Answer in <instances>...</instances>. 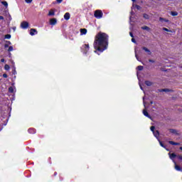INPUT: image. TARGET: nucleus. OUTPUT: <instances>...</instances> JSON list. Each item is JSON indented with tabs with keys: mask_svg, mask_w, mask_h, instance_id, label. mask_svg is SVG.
<instances>
[{
	"mask_svg": "<svg viewBox=\"0 0 182 182\" xmlns=\"http://www.w3.org/2000/svg\"><path fill=\"white\" fill-rule=\"evenodd\" d=\"M93 46L95 53L97 55L103 53L109 47V35L102 31L97 33L95 36Z\"/></svg>",
	"mask_w": 182,
	"mask_h": 182,
	"instance_id": "obj_1",
	"label": "nucleus"
},
{
	"mask_svg": "<svg viewBox=\"0 0 182 182\" xmlns=\"http://www.w3.org/2000/svg\"><path fill=\"white\" fill-rule=\"evenodd\" d=\"M94 16L97 18V19H102V18H103V11H102V10H96L94 13Z\"/></svg>",
	"mask_w": 182,
	"mask_h": 182,
	"instance_id": "obj_2",
	"label": "nucleus"
},
{
	"mask_svg": "<svg viewBox=\"0 0 182 182\" xmlns=\"http://www.w3.org/2000/svg\"><path fill=\"white\" fill-rule=\"evenodd\" d=\"M89 49H90V47H89V44H84L81 48V50L85 55H86V53L89 52Z\"/></svg>",
	"mask_w": 182,
	"mask_h": 182,
	"instance_id": "obj_3",
	"label": "nucleus"
},
{
	"mask_svg": "<svg viewBox=\"0 0 182 182\" xmlns=\"http://www.w3.org/2000/svg\"><path fill=\"white\" fill-rule=\"evenodd\" d=\"M21 26L22 29H28V28H29V23H28V21H23L21 23Z\"/></svg>",
	"mask_w": 182,
	"mask_h": 182,
	"instance_id": "obj_4",
	"label": "nucleus"
},
{
	"mask_svg": "<svg viewBox=\"0 0 182 182\" xmlns=\"http://www.w3.org/2000/svg\"><path fill=\"white\" fill-rule=\"evenodd\" d=\"M30 35L33 36L35 35H38V31L35 28L30 29Z\"/></svg>",
	"mask_w": 182,
	"mask_h": 182,
	"instance_id": "obj_5",
	"label": "nucleus"
},
{
	"mask_svg": "<svg viewBox=\"0 0 182 182\" xmlns=\"http://www.w3.org/2000/svg\"><path fill=\"white\" fill-rule=\"evenodd\" d=\"M64 19H65V21H69V19H70V14L69 12L65 14Z\"/></svg>",
	"mask_w": 182,
	"mask_h": 182,
	"instance_id": "obj_6",
	"label": "nucleus"
},
{
	"mask_svg": "<svg viewBox=\"0 0 182 182\" xmlns=\"http://www.w3.org/2000/svg\"><path fill=\"white\" fill-rule=\"evenodd\" d=\"M58 22V20H56V18H50V25H56Z\"/></svg>",
	"mask_w": 182,
	"mask_h": 182,
	"instance_id": "obj_7",
	"label": "nucleus"
},
{
	"mask_svg": "<svg viewBox=\"0 0 182 182\" xmlns=\"http://www.w3.org/2000/svg\"><path fill=\"white\" fill-rule=\"evenodd\" d=\"M28 132L30 134H35V133H36V129L35 128H30Z\"/></svg>",
	"mask_w": 182,
	"mask_h": 182,
	"instance_id": "obj_8",
	"label": "nucleus"
},
{
	"mask_svg": "<svg viewBox=\"0 0 182 182\" xmlns=\"http://www.w3.org/2000/svg\"><path fill=\"white\" fill-rule=\"evenodd\" d=\"M143 114L146 116V117H149V119H151V116L149 114V112H147V109L143 110Z\"/></svg>",
	"mask_w": 182,
	"mask_h": 182,
	"instance_id": "obj_9",
	"label": "nucleus"
},
{
	"mask_svg": "<svg viewBox=\"0 0 182 182\" xmlns=\"http://www.w3.org/2000/svg\"><path fill=\"white\" fill-rule=\"evenodd\" d=\"M174 164H175V169L177 171H181V167L178 165H177V163L176 161H174Z\"/></svg>",
	"mask_w": 182,
	"mask_h": 182,
	"instance_id": "obj_10",
	"label": "nucleus"
},
{
	"mask_svg": "<svg viewBox=\"0 0 182 182\" xmlns=\"http://www.w3.org/2000/svg\"><path fill=\"white\" fill-rule=\"evenodd\" d=\"M81 35H86L87 30L86 28H80V30Z\"/></svg>",
	"mask_w": 182,
	"mask_h": 182,
	"instance_id": "obj_11",
	"label": "nucleus"
},
{
	"mask_svg": "<svg viewBox=\"0 0 182 182\" xmlns=\"http://www.w3.org/2000/svg\"><path fill=\"white\" fill-rule=\"evenodd\" d=\"M143 50H145L148 55H151V51L146 47H142Z\"/></svg>",
	"mask_w": 182,
	"mask_h": 182,
	"instance_id": "obj_12",
	"label": "nucleus"
},
{
	"mask_svg": "<svg viewBox=\"0 0 182 182\" xmlns=\"http://www.w3.org/2000/svg\"><path fill=\"white\" fill-rule=\"evenodd\" d=\"M169 144H172V146H180V143L175 142V141H170Z\"/></svg>",
	"mask_w": 182,
	"mask_h": 182,
	"instance_id": "obj_13",
	"label": "nucleus"
},
{
	"mask_svg": "<svg viewBox=\"0 0 182 182\" xmlns=\"http://www.w3.org/2000/svg\"><path fill=\"white\" fill-rule=\"evenodd\" d=\"M169 157H170V159H171V160H173V159H176L177 157V155H176V154H174V153H173V154L169 153Z\"/></svg>",
	"mask_w": 182,
	"mask_h": 182,
	"instance_id": "obj_14",
	"label": "nucleus"
},
{
	"mask_svg": "<svg viewBox=\"0 0 182 182\" xmlns=\"http://www.w3.org/2000/svg\"><path fill=\"white\" fill-rule=\"evenodd\" d=\"M159 90V92H171V90H170V89H168V88H165V89H160V90Z\"/></svg>",
	"mask_w": 182,
	"mask_h": 182,
	"instance_id": "obj_15",
	"label": "nucleus"
},
{
	"mask_svg": "<svg viewBox=\"0 0 182 182\" xmlns=\"http://www.w3.org/2000/svg\"><path fill=\"white\" fill-rule=\"evenodd\" d=\"M170 133H172V134H177V130L174 129H169Z\"/></svg>",
	"mask_w": 182,
	"mask_h": 182,
	"instance_id": "obj_16",
	"label": "nucleus"
},
{
	"mask_svg": "<svg viewBox=\"0 0 182 182\" xmlns=\"http://www.w3.org/2000/svg\"><path fill=\"white\" fill-rule=\"evenodd\" d=\"M141 29H143V31H150V27L147 26H144L141 27Z\"/></svg>",
	"mask_w": 182,
	"mask_h": 182,
	"instance_id": "obj_17",
	"label": "nucleus"
},
{
	"mask_svg": "<svg viewBox=\"0 0 182 182\" xmlns=\"http://www.w3.org/2000/svg\"><path fill=\"white\" fill-rule=\"evenodd\" d=\"M145 85L146 86H151L153 85V83L151 82V81L146 80L145 81Z\"/></svg>",
	"mask_w": 182,
	"mask_h": 182,
	"instance_id": "obj_18",
	"label": "nucleus"
},
{
	"mask_svg": "<svg viewBox=\"0 0 182 182\" xmlns=\"http://www.w3.org/2000/svg\"><path fill=\"white\" fill-rule=\"evenodd\" d=\"M159 21H160V22H168V19H166V18H162V17L159 18Z\"/></svg>",
	"mask_w": 182,
	"mask_h": 182,
	"instance_id": "obj_19",
	"label": "nucleus"
},
{
	"mask_svg": "<svg viewBox=\"0 0 182 182\" xmlns=\"http://www.w3.org/2000/svg\"><path fill=\"white\" fill-rule=\"evenodd\" d=\"M154 135L155 136V137H159V136H160V132H159V131H154Z\"/></svg>",
	"mask_w": 182,
	"mask_h": 182,
	"instance_id": "obj_20",
	"label": "nucleus"
},
{
	"mask_svg": "<svg viewBox=\"0 0 182 182\" xmlns=\"http://www.w3.org/2000/svg\"><path fill=\"white\" fill-rule=\"evenodd\" d=\"M171 15H172V16H177V15H178V13L177 11H171Z\"/></svg>",
	"mask_w": 182,
	"mask_h": 182,
	"instance_id": "obj_21",
	"label": "nucleus"
},
{
	"mask_svg": "<svg viewBox=\"0 0 182 182\" xmlns=\"http://www.w3.org/2000/svg\"><path fill=\"white\" fill-rule=\"evenodd\" d=\"M143 16H144V19H150V16H149V14H144Z\"/></svg>",
	"mask_w": 182,
	"mask_h": 182,
	"instance_id": "obj_22",
	"label": "nucleus"
},
{
	"mask_svg": "<svg viewBox=\"0 0 182 182\" xmlns=\"http://www.w3.org/2000/svg\"><path fill=\"white\" fill-rule=\"evenodd\" d=\"M4 69H5V70H9V69H11V67H9V65L6 64L4 65Z\"/></svg>",
	"mask_w": 182,
	"mask_h": 182,
	"instance_id": "obj_23",
	"label": "nucleus"
},
{
	"mask_svg": "<svg viewBox=\"0 0 182 182\" xmlns=\"http://www.w3.org/2000/svg\"><path fill=\"white\" fill-rule=\"evenodd\" d=\"M2 5H4L6 8H8V2L6 1H1Z\"/></svg>",
	"mask_w": 182,
	"mask_h": 182,
	"instance_id": "obj_24",
	"label": "nucleus"
},
{
	"mask_svg": "<svg viewBox=\"0 0 182 182\" xmlns=\"http://www.w3.org/2000/svg\"><path fill=\"white\" fill-rule=\"evenodd\" d=\"M9 93H14V87H9Z\"/></svg>",
	"mask_w": 182,
	"mask_h": 182,
	"instance_id": "obj_25",
	"label": "nucleus"
},
{
	"mask_svg": "<svg viewBox=\"0 0 182 182\" xmlns=\"http://www.w3.org/2000/svg\"><path fill=\"white\" fill-rule=\"evenodd\" d=\"M48 15L49 16H53V15H55V11H49Z\"/></svg>",
	"mask_w": 182,
	"mask_h": 182,
	"instance_id": "obj_26",
	"label": "nucleus"
},
{
	"mask_svg": "<svg viewBox=\"0 0 182 182\" xmlns=\"http://www.w3.org/2000/svg\"><path fill=\"white\" fill-rule=\"evenodd\" d=\"M164 31H165V32H173L172 31L169 30L168 28L164 27L162 28Z\"/></svg>",
	"mask_w": 182,
	"mask_h": 182,
	"instance_id": "obj_27",
	"label": "nucleus"
},
{
	"mask_svg": "<svg viewBox=\"0 0 182 182\" xmlns=\"http://www.w3.org/2000/svg\"><path fill=\"white\" fill-rule=\"evenodd\" d=\"M136 69H137L138 70H143L144 67H143L142 65H139V66L136 68Z\"/></svg>",
	"mask_w": 182,
	"mask_h": 182,
	"instance_id": "obj_28",
	"label": "nucleus"
},
{
	"mask_svg": "<svg viewBox=\"0 0 182 182\" xmlns=\"http://www.w3.org/2000/svg\"><path fill=\"white\" fill-rule=\"evenodd\" d=\"M14 50V47L13 46H9L8 49V52H12Z\"/></svg>",
	"mask_w": 182,
	"mask_h": 182,
	"instance_id": "obj_29",
	"label": "nucleus"
},
{
	"mask_svg": "<svg viewBox=\"0 0 182 182\" xmlns=\"http://www.w3.org/2000/svg\"><path fill=\"white\" fill-rule=\"evenodd\" d=\"M150 129H151V132L154 133V129H156V127L155 126H151Z\"/></svg>",
	"mask_w": 182,
	"mask_h": 182,
	"instance_id": "obj_30",
	"label": "nucleus"
},
{
	"mask_svg": "<svg viewBox=\"0 0 182 182\" xmlns=\"http://www.w3.org/2000/svg\"><path fill=\"white\" fill-rule=\"evenodd\" d=\"M5 39H9L11 38V34H6L4 36Z\"/></svg>",
	"mask_w": 182,
	"mask_h": 182,
	"instance_id": "obj_31",
	"label": "nucleus"
},
{
	"mask_svg": "<svg viewBox=\"0 0 182 182\" xmlns=\"http://www.w3.org/2000/svg\"><path fill=\"white\" fill-rule=\"evenodd\" d=\"M159 144L161 147H164V149H166V146L164 145V144H163L162 141H159Z\"/></svg>",
	"mask_w": 182,
	"mask_h": 182,
	"instance_id": "obj_32",
	"label": "nucleus"
},
{
	"mask_svg": "<svg viewBox=\"0 0 182 182\" xmlns=\"http://www.w3.org/2000/svg\"><path fill=\"white\" fill-rule=\"evenodd\" d=\"M132 42L133 43H137V42L136 41V39H134V37L132 38Z\"/></svg>",
	"mask_w": 182,
	"mask_h": 182,
	"instance_id": "obj_33",
	"label": "nucleus"
},
{
	"mask_svg": "<svg viewBox=\"0 0 182 182\" xmlns=\"http://www.w3.org/2000/svg\"><path fill=\"white\" fill-rule=\"evenodd\" d=\"M26 4H31L33 0H25Z\"/></svg>",
	"mask_w": 182,
	"mask_h": 182,
	"instance_id": "obj_34",
	"label": "nucleus"
},
{
	"mask_svg": "<svg viewBox=\"0 0 182 182\" xmlns=\"http://www.w3.org/2000/svg\"><path fill=\"white\" fill-rule=\"evenodd\" d=\"M56 1H57V4H62L63 0H56Z\"/></svg>",
	"mask_w": 182,
	"mask_h": 182,
	"instance_id": "obj_35",
	"label": "nucleus"
},
{
	"mask_svg": "<svg viewBox=\"0 0 182 182\" xmlns=\"http://www.w3.org/2000/svg\"><path fill=\"white\" fill-rule=\"evenodd\" d=\"M3 77L6 79V77H8V75L6 73L3 74Z\"/></svg>",
	"mask_w": 182,
	"mask_h": 182,
	"instance_id": "obj_36",
	"label": "nucleus"
},
{
	"mask_svg": "<svg viewBox=\"0 0 182 182\" xmlns=\"http://www.w3.org/2000/svg\"><path fill=\"white\" fill-rule=\"evenodd\" d=\"M129 36H131V38H134L132 32H129Z\"/></svg>",
	"mask_w": 182,
	"mask_h": 182,
	"instance_id": "obj_37",
	"label": "nucleus"
},
{
	"mask_svg": "<svg viewBox=\"0 0 182 182\" xmlns=\"http://www.w3.org/2000/svg\"><path fill=\"white\" fill-rule=\"evenodd\" d=\"M136 9H138V10H139V9H141V7L140 6H139V5H136Z\"/></svg>",
	"mask_w": 182,
	"mask_h": 182,
	"instance_id": "obj_38",
	"label": "nucleus"
},
{
	"mask_svg": "<svg viewBox=\"0 0 182 182\" xmlns=\"http://www.w3.org/2000/svg\"><path fill=\"white\" fill-rule=\"evenodd\" d=\"M4 48H5V49H6V48H9V44H5Z\"/></svg>",
	"mask_w": 182,
	"mask_h": 182,
	"instance_id": "obj_39",
	"label": "nucleus"
},
{
	"mask_svg": "<svg viewBox=\"0 0 182 182\" xmlns=\"http://www.w3.org/2000/svg\"><path fill=\"white\" fill-rule=\"evenodd\" d=\"M149 62H150L151 63H154L155 61L154 60L149 59Z\"/></svg>",
	"mask_w": 182,
	"mask_h": 182,
	"instance_id": "obj_40",
	"label": "nucleus"
},
{
	"mask_svg": "<svg viewBox=\"0 0 182 182\" xmlns=\"http://www.w3.org/2000/svg\"><path fill=\"white\" fill-rule=\"evenodd\" d=\"M136 59L139 61H140V60H139V55H137V54L135 55Z\"/></svg>",
	"mask_w": 182,
	"mask_h": 182,
	"instance_id": "obj_41",
	"label": "nucleus"
},
{
	"mask_svg": "<svg viewBox=\"0 0 182 182\" xmlns=\"http://www.w3.org/2000/svg\"><path fill=\"white\" fill-rule=\"evenodd\" d=\"M178 159L179 160H182V156H181V155H179V156H178Z\"/></svg>",
	"mask_w": 182,
	"mask_h": 182,
	"instance_id": "obj_42",
	"label": "nucleus"
},
{
	"mask_svg": "<svg viewBox=\"0 0 182 182\" xmlns=\"http://www.w3.org/2000/svg\"><path fill=\"white\" fill-rule=\"evenodd\" d=\"M56 176H58V172H55L54 174H53L54 177H56Z\"/></svg>",
	"mask_w": 182,
	"mask_h": 182,
	"instance_id": "obj_43",
	"label": "nucleus"
},
{
	"mask_svg": "<svg viewBox=\"0 0 182 182\" xmlns=\"http://www.w3.org/2000/svg\"><path fill=\"white\" fill-rule=\"evenodd\" d=\"M3 19H4V16H0V21H3Z\"/></svg>",
	"mask_w": 182,
	"mask_h": 182,
	"instance_id": "obj_44",
	"label": "nucleus"
},
{
	"mask_svg": "<svg viewBox=\"0 0 182 182\" xmlns=\"http://www.w3.org/2000/svg\"><path fill=\"white\" fill-rule=\"evenodd\" d=\"M1 62H2V63L5 62V59L2 58V59L1 60Z\"/></svg>",
	"mask_w": 182,
	"mask_h": 182,
	"instance_id": "obj_45",
	"label": "nucleus"
},
{
	"mask_svg": "<svg viewBox=\"0 0 182 182\" xmlns=\"http://www.w3.org/2000/svg\"><path fill=\"white\" fill-rule=\"evenodd\" d=\"M7 42V45H11V41H6Z\"/></svg>",
	"mask_w": 182,
	"mask_h": 182,
	"instance_id": "obj_46",
	"label": "nucleus"
},
{
	"mask_svg": "<svg viewBox=\"0 0 182 182\" xmlns=\"http://www.w3.org/2000/svg\"><path fill=\"white\" fill-rule=\"evenodd\" d=\"M15 73H16V70H14V71L13 72V75H15Z\"/></svg>",
	"mask_w": 182,
	"mask_h": 182,
	"instance_id": "obj_47",
	"label": "nucleus"
},
{
	"mask_svg": "<svg viewBox=\"0 0 182 182\" xmlns=\"http://www.w3.org/2000/svg\"><path fill=\"white\" fill-rule=\"evenodd\" d=\"M153 103H154L153 101H151V102H150V104H151V105H153Z\"/></svg>",
	"mask_w": 182,
	"mask_h": 182,
	"instance_id": "obj_48",
	"label": "nucleus"
},
{
	"mask_svg": "<svg viewBox=\"0 0 182 182\" xmlns=\"http://www.w3.org/2000/svg\"><path fill=\"white\" fill-rule=\"evenodd\" d=\"M132 2H136V0H132Z\"/></svg>",
	"mask_w": 182,
	"mask_h": 182,
	"instance_id": "obj_49",
	"label": "nucleus"
},
{
	"mask_svg": "<svg viewBox=\"0 0 182 182\" xmlns=\"http://www.w3.org/2000/svg\"><path fill=\"white\" fill-rule=\"evenodd\" d=\"M140 87H141V90H143V87L140 86Z\"/></svg>",
	"mask_w": 182,
	"mask_h": 182,
	"instance_id": "obj_50",
	"label": "nucleus"
},
{
	"mask_svg": "<svg viewBox=\"0 0 182 182\" xmlns=\"http://www.w3.org/2000/svg\"><path fill=\"white\" fill-rule=\"evenodd\" d=\"M179 149H180V150H182V146H181Z\"/></svg>",
	"mask_w": 182,
	"mask_h": 182,
	"instance_id": "obj_51",
	"label": "nucleus"
}]
</instances>
